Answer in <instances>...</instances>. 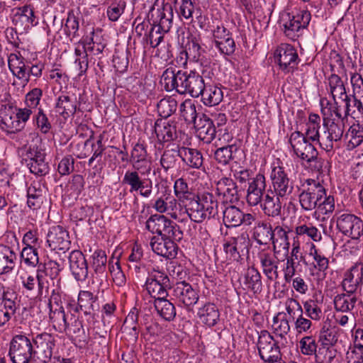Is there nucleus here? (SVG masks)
Returning a JSON list of instances; mask_svg holds the SVG:
<instances>
[{"instance_id": "nucleus-1", "label": "nucleus", "mask_w": 363, "mask_h": 363, "mask_svg": "<svg viewBox=\"0 0 363 363\" xmlns=\"http://www.w3.org/2000/svg\"><path fill=\"white\" fill-rule=\"evenodd\" d=\"M299 194V203L305 211L317 208L323 215H330L335 211V199L320 182L314 179H306Z\"/></svg>"}, {"instance_id": "nucleus-2", "label": "nucleus", "mask_w": 363, "mask_h": 363, "mask_svg": "<svg viewBox=\"0 0 363 363\" xmlns=\"http://www.w3.org/2000/svg\"><path fill=\"white\" fill-rule=\"evenodd\" d=\"M347 121L342 117L341 111L337 107L331 111V115L323 116V126L325 130L321 134L320 147L328 155L335 152V144L341 140L344 131L345 123Z\"/></svg>"}, {"instance_id": "nucleus-3", "label": "nucleus", "mask_w": 363, "mask_h": 363, "mask_svg": "<svg viewBox=\"0 0 363 363\" xmlns=\"http://www.w3.org/2000/svg\"><path fill=\"white\" fill-rule=\"evenodd\" d=\"M218 201L212 194L204 193L201 196L196 195L184 213L191 221L201 223L218 213Z\"/></svg>"}, {"instance_id": "nucleus-4", "label": "nucleus", "mask_w": 363, "mask_h": 363, "mask_svg": "<svg viewBox=\"0 0 363 363\" xmlns=\"http://www.w3.org/2000/svg\"><path fill=\"white\" fill-rule=\"evenodd\" d=\"M311 18L310 12L306 10L285 12L280 16L279 25L288 38L296 40L308 27Z\"/></svg>"}, {"instance_id": "nucleus-5", "label": "nucleus", "mask_w": 363, "mask_h": 363, "mask_svg": "<svg viewBox=\"0 0 363 363\" xmlns=\"http://www.w3.org/2000/svg\"><path fill=\"white\" fill-rule=\"evenodd\" d=\"M22 150V164H25L32 174L42 177L49 172L48 163L45 161L44 150L35 144L26 145Z\"/></svg>"}, {"instance_id": "nucleus-6", "label": "nucleus", "mask_w": 363, "mask_h": 363, "mask_svg": "<svg viewBox=\"0 0 363 363\" xmlns=\"http://www.w3.org/2000/svg\"><path fill=\"white\" fill-rule=\"evenodd\" d=\"M145 228L152 233H157L160 237L172 238L177 241L183 238V232L174 221L164 215H152L145 223Z\"/></svg>"}, {"instance_id": "nucleus-7", "label": "nucleus", "mask_w": 363, "mask_h": 363, "mask_svg": "<svg viewBox=\"0 0 363 363\" xmlns=\"http://www.w3.org/2000/svg\"><path fill=\"white\" fill-rule=\"evenodd\" d=\"M8 355L13 363H30L34 360L32 340L26 335H15L9 343Z\"/></svg>"}, {"instance_id": "nucleus-8", "label": "nucleus", "mask_w": 363, "mask_h": 363, "mask_svg": "<svg viewBox=\"0 0 363 363\" xmlns=\"http://www.w3.org/2000/svg\"><path fill=\"white\" fill-rule=\"evenodd\" d=\"M328 93L331 95L333 99V104L330 103L326 99L320 100L321 112L323 116L331 115V111L335 110L337 107L340 111V105L338 100L343 101L349 95L347 94L345 84L337 74H332L328 78Z\"/></svg>"}, {"instance_id": "nucleus-9", "label": "nucleus", "mask_w": 363, "mask_h": 363, "mask_svg": "<svg viewBox=\"0 0 363 363\" xmlns=\"http://www.w3.org/2000/svg\"><path fill=\"white\" fill-rule=\"evenodd\" d=\"M55 341V335L45 332L33 336L32 342L36 348L34 350L35 363H48L51 359Z\"/></svg>"}, {"instance_id": "nucleus-10", "label": "nucleus", "mask_w": 363, "mask_h": 363, "mask_svg": "<svg viewBox=\"0 0 363 363\" xmlns=\"http://www.w3.org/2000/svg\"><path fill=\"white\" fill-rule=\"evenodd\" d=\"M62 269V264L52 259L38 265L37 272L39 296H47L48 295L49 283L45 277H49L52 280L56 279L59 277Z\"/></svg>"}, {"instance_id": "nucleus-11", "label": "nucleus", "mask_w": 363, "mask_h": 363, "mask_svg": "<svg viewBox=\"0 0 363 363\" xmlns=\"http://www.w3.org/2000/svg\"><path fill=\"white\" fill-rule=\"evenodd\" d=\"M145 286L152 298L162 299L168 296L167 289L171 288V282L165 273L155 271L148 276Z\"/></svg>"}, {"instance_id": "nucleus-12", "label": "nucleus", "mask_w": 363, "mask_h": 363, "mask_svg": "<svg viewBox=\"0 0 363 363\" xmlns=\"http://www.w3.org/2000/svg\"><path fill=\"white\" fill-rule=\"evenodd\" d=\"M337 230L345 236L357 240L363 235V221L357 216L344 213L337 217Z\"/></svg>"}, {"instance_id": "nucleus-13", "label": "nucleus", "mask_w": 363, "mask_h": 363, "mask_svg": "<svg viewBox=\"0 0 363 363\" xmlns=\"http://www.w3.org/2000/svg\"><path fill=\"white\" fill-rule=\"evenodd\" d=\"M274 57L279 69L285 74L293 72L296 69L300 60L296 50L287 43L281 44L277 48Z\"/></svg>"}, {"instance_id": "nucleus-14", "label": "nucleus", "mask_w": 363, "mask_h": 363, "mask_svg": "<svg viewBox=\"0 0 363 363\" xmlns=\"http://www.w3.org/2000/svg\"><path fill=\"white\" fill-rule=\"evenodd\" d=\"M273 186L272 192L281 197H286L294 191V182L289 178L285 167L282 165H273L270 174Z\"/></svg>"}, {"instance_id": "nucleus-15", "label": "nucleus", "mask_w": 363, "mask_h": 363, "mask_svg": "<svg viewBox=\"0 0 363 363\" xmlns=\"http://www.w3.org/2000/svg\"><path fill=\"white\" fill-rule=\"evenodd\" d=\"M99 310L98 296L89 291L81 290L78 294L77 306L74 311H82L87 317L89 324L94 323L96 320V312Z\"/></svg>"}, {"instance_id": "nucleus-16", "label": "nucleus", "mask_w": 363, "mask_h": 363, "mask_svg": "<svg viewBox=\"0 0 363 363\" xmlns=\"http://www.w3.org/2000/svg\"><path fill=\"white\" fill-rule=\"evenodd\" d=\"M255 214L245 213L234 205L225 206L223 211V220L227 228L250 226L255 221Z\"/></svg>"}, {"instance_id": "nucleus-17", "label": "nucleus", "mask_w": 363, "mask_h": 363, "mask_svg": "<svg viewBox=\"0 0 363 363\" xmlns=\"http://www.w3.org/2000/svg\"><path fill=\"white\" fill-rule=\"evenodd\" d=\"M137 170H127L123 176L122 183L130 186V192H140V195L148 198L152 194V182L151 179H143Z\"/></svg>"}, {"instance_id": "nucleus-18", "label": "nucleus", "mask_w": 363, "mask_h": 363, "mask_svg": "<svg viewBox=\"0 0 363 363\" xmlns=\"http://www.w3.org/2000/svg\"><path fill=\"white\" fill-rule=\"evenodd\" d=\"M213 42L221 55L230 56L236 50V44L232 33L223 26H217L213 29Z\"/></svg>"}, {"instance_id": "nucleus-19", "label": "nucleus", "mask_w": 363, "mask_h": 363, "mask_svg": "<svg viewBox=\"0 0 363 363\" xmlns=\"http://www.w3.org/2000/svg\"><path fill=\"white\" fill-rule=\"evenodd\" d=\"M11 18L16 29L24 32L37 24L33 9L30 6L14 8L11 10Z\"/></svg>"}, {"instance_id": "nucleus-20", "label": "nucleus", "mask_w": 363, "mask_h": 363, "mask_svg": "<svg viewBox=\"0 0 363 363\" xmlns=\"http://www.w3.org/2000/svg\"><path fill=\"white\" fill-rule=\"evenodd\" d=\"M46 242L51 250H60L65 252L71 246L69 233L61 225H55L49 229Z\"/></svg>"}, {"instance_id": "nucleus-21", "label": "nucleus", "mask_w": 363, "mask_h": 363, "mask_svg": "<svg viewBox=\"0 0 363 363\" xmlns=\"http://www.w3.org/2000/svg\"><path fill=\"white\" fill-rule=\"evenodd\" d=\"M267 183L264 175L258 173L248 182L246 200L250 206H255L260 203L267 191Z\"/></svg>"}, {"instance_id": "nucleus-22", "label": "nucleus", "mask_w": 363, "mask_h": 363, "mask_svg": "<svg viewBox=\"0 0 363 363\" xmlns=\"http://www.w3.org/2000/svg\"><path fill=\"white\" fill-rule=\"evenodd\" d=\"M172 294L179 304H183L186 307L196 304L199 298L198 292L185 281L176 283L172 286Z\"/></svg>"}, {"instance_id": "nucleus-23", "label": "nucleus", "mask_w": 363, "mask_h": 363, "mask_svg": "<svg viewBox=\"0 0 363 363\" xmlns=\"http://www.w3.org/2000/svg\"><path fill=\"white\" fill-rule=\"evenodd\" d=\"M289 143L294 154L301 160H303L307 156L314 153V151L316 150L312 142L306 139L305 135L298 130L291 133Z\"/></svg>"}, {"instance_id": "nucleus-24", "label": "nucleus", "mask_w": 363, "mask_h": 363, "mask_svg": "<svg viewBox=\"0 0 363 363\" xmlns=\"http://www.w3.org/2000/svg\"><path fill=\"white\" fill-rule=\"evenodd\" d=\"M177 240L172 238L154 236L150 241V247L157 255L167 259H174L177 255Z\"/></svg>"}, {"instance_id": "nucleus-25", "label": "nucleus", "mask_w": 363, "mask_h": 363, "mask_svg": "<svg viewBox=\"0 0 363 363\" xmlns=\"http://www.w3.org/2000/svg\"><path fill=\"white\" fill-rule=\"evenodd\" d=\"M69 269L74 279L84 281L88 277L89 269L86 259L79 250H73L69 256Z\"/></svg>"}, {"instance_id": "nucleus-26", "label": "nucleus", "mask_w": 363, "mask_h": 363, "mask_svg": "<svg viewBox=\"0 0 363 363\" xmlns=\"http://www.w3.org/2000/svg\"><path fill=\"white\" fill-rule=\"evenodd\" d=\"M18 123L14 107L11 105H4L0 108V128L7 135L21 132Z\"/></svg>"}, {"instance_id": "nucleus-27", "label": "nucleus", "mask_w": 363, "mask_h": 363, "mask_svg": "<svg viewBox=\"0 0 363 363\" xmlns=\"http://www.w3.org/2000/svg\"><path fill=\"white\" fill-rule=\"evenodd\" d=\"M216 193L218 196H222L225 202L233 203L240 200L238 186L231 178H220L216 182Z\"/></svg>"}, {"instance_id": "nucleus-28", "label": "nucleus", "mask_w": 363, "mask_h": 363, "mask_svg": "<svg viewBox=\"0 0 363 363\" xmlns=\"http://www.w3.org/2000/svg\"><path fill=\"white\" fill-rule=\"evenodd\" d=\"M9 70L13 75L21 80L24 85L28 84L27 67L28 62L21 55L20 52L11 53L8 57Z\"/></svg>"}, {"instance_id": "nucleus-29", "label": "nucleus", "mask_w": 363, "mask_h": 363, "mask_svg": "<svg viewBox=\"0 0 363 363\" xmlns=\"http://www.w3.org/2000/svg\"><path fill=\"white\" fill-rule=\"evenodd\" d=\"M257 257L261 264L263 274L267 279L273 281L277 280L279 277L278 262L275 260L274 255L265 250H261L257 254Z\"/></svg>"}, {"instance_id": "nucleus-30", "label": "nucleus", "mask_w": 363, "mask_h": 363, "mask_svg": "<svg viewBox=\"0 0 363 363\" xmlns=\"http://www.w3.org/2000/svg\"><path fill=\"white\" fill-rule=\"evenodd\" d=\"M281 196L277 194L273 193L272 189H268L260 203L262 210L265 216L268 217L277 218L281 216L282 204Z\"/></svg>"}, {"instance_id": "nucleus-31", "label": "nucleus", "mask_w": 363, "mask_h": 363, "mask_svg": "<svg viewBox=\"0 0 363 363\" xmlns=\"http://www.w3.org/2000/svg\"><path fill=\"white\" fill-rule=\"evenodd\" d=\"M220 316L218 308L213 303L207 302L198 308L197 317L207 328L216 326L220 321Z\"/></svg>"}, {"instance_id": "nucleus-32", "label": "nucleus", "mask_w": 363, "mask_h": 363, "mask_svg": "<svg viewBox=\"0 0 363 363\" xmlns=\"http://www.w3.org/2000/svg\"><path fill=\"white\" fill-rule=\"evenodd\" d=\"M184 84V94L194 98L200 96L206 85L203 77L195 70L187 71Z\"/></svg>"}, {"instance_id": "nucleus-33", "label": "nucleus", "mask_w": 363, "mask_h": 363, "mask_svg": "<svg viewBox=\"0 0 363 363\" xmlns=\"http://www.w3.org/2000/svg\"><path fill=\"white\" fill-rule=\"evenodd\" d=\"M20 307L17 294H9L6 299L0 301V327L8 323Z\"/></svg>"}, {"instance_id": "nucleus-34", "label": "nucleus", "mask_w": 363, "mask_h": 363, "mask_svg": "<svg viewBox=\"0 0 363 363\" xmlns=\"http://www.w3.org/2000/svg\"><path fill=\"white\" fill-rule=\"evenodd\" d=\"M174 191L176 197L179 199L180 211L184 210V212L190 205L191 200H194L197 195L189 189L187 182L183 178L177 179L175 181Z\"/></svg>"}, {"instance_id": "nucleus-35", "label": "nucleus", "mask_w": 363, "mask_h": 363, "mask_svg": "<svg viewBox=\"0 0 363 363\" xmlns=\"http://www.w3.org/2000/svg\"><path fill=\"white\" fill-rule=\"evenodd\" d=\"M154 132L160 143L170 142L177 138L174 121L166 122L162 119L157 120L154 125Z\"/></svg>"}, {"instance_id": "nucleus-36", "label": "nucleus", "mask_w": 363, "mask_h": 363, "mask_svg": "<svg viewBox=\"0 0 363 363\" xmlns=\"http://www.w3.org/2000/svg\"><path fill=\"white\" fill-rule=\"evenodd\" d=\"M287 228V227L284 228L283 226L277 225L273 229L272 234L273 238L271 241L273 245L274 255H277L281 250L284 251V256L288 255L290 246L288 233L290 231Z\"/></svg>"}, {"instance_id": "nucleus-37", "label": "nucleus", "mask_w": 363, "mask_h": 363, "mask_svg": "<svg viewBox=\"0 0 363 363\" xmlns=\"http://www.w3.org/2000/svg\"><path fill=\"white\" fill-rule=\"evenodd\" d=\"M78 106L79 104L74 95H61L57 99L55 108L57 112L66 120L75 114Z\"/></svg>"}, {"instance_id": "nucleus-38", "label": "nucleus", "mask_w": 363, "mask_h": 363, "mask_svg": "<svg viewBox=\"0 0 363 363\" xmlns=\"http://www.w3.org/2000/svg\"><path fill=\"white\" fill-rule=\"evenodd\" d=\"M363 272L362 269L352 267L345 274L342 286L345 292L355 294L362 284Z\"/></svg>"}, {"instance_id": "nucleus-39", "label": "nucleus", "mask_w": 363, "mask_h": 363, "mask_svg": "<svg viewBox=\"0 0 363 363\" xmlns=\"http://www.w3.org/2000/svg\"><path fill=\"white\" fill-rule=\"evenodd\" d=\"M17 255L7 245H0V274L10 273L16 266Z\"/></svg>"}, {"instance_id": "nucleus-40", "label": "nucleus", "mask_w": 363, "mask_h": 363, "mask_svg": "<svg viewBox=\"0 0 363 363\" xmlns=\"http://www.w3.org/2000/svg\"><path fill=\"white\" fill-rule=\"evenodd\" d=\"M243 284L245 289L254 294H259L263 288L262 276L259 272L254 267H249L244 274Z\"/></svg>"}, {"instance_id": "nucleus-41", "label": "nucleus", "mask_w": 363, "mask_h": 363, "mask_svg": "<svg viewBox=\"0 0 363 363\" xmlns=\"http://www.w3.org/2000/svg\"><path fill=\"white\" fill-rule=\"evenodd\" d=\"M357 302L356 294L347 292L338 294L333 299L335 311L342 313H352Z\"/></svg>"}, {"instance_id": "nucleus-42", "label": "nucleus", "mask_w": 363, "mask_h": 363, "mask_svg": "<svg viewBox=\"0 0 363 363\" xmlns=\"http://www.w3.org/2000/svg\"><path fill=\"white\" fill-rule=\"evenodd\" d=\"M157 18H159V22L157 25H153V26L158 28V30H162L163 33H166L169 31L172 26L174 12L171 4H163L160 9H157Z\"/></svg>"}, {"instance_id": "nucleus-43", "label": "nucleus", "mask_w": 363, "mask_h": 363, "mask_svg": "<svg viewBox=\"0 0 363 363\" xmlns=\"http://www.w3.org/2000/svg\"><path fill=\"white\" fill-rule=\"evenodd\" d=\"M200 94L202 102L208 106L219 104L223 98V93L220 87L213 84H206Z\"/></svg>"}, {"instance_id": "nucleus-44", "label": "nucleus", "mask_w": 363, "mask_h": 363, "mask_svg": "<svg viewBox=\"0 0 363 363\" xmlns=\"http://www.w3.org/2000/svg\"><path fill=\"white\" fill-rule=\"evenodd\" d=\"M272 231V226L269 222L259 220L253 228V238L258 244L267 245L273 238Z\"/></svg>"}, {"instance_id": "nucleus-45", "label": "nucleus", "mask_w": 363, "mask_h": 363, "mask_svg": "<svg viewBox=\"0 0 363 363\" xmlns=\"http://www.w3.org/2000/svg\"><path fill=\"white\" fill-rule=\"evenodd\" d=\"M199 122L196 124L198 137L204 143H210L216 136V128L213 126L210 118L205 115L200 118Z\"/></svg>"}, {"instance_id": "nucleus-46", "label": "nucleus", "mask_w": 363, "mask_h": 363, "mask_svg": "<svg viewBox=\"0 0 363 363\" xmlns=\"http://www.w3.org/2000/svg\"><path fill=\"white\" fill-rule=\"evenodd\" d=\"M182 160L189 167L200 169L203 166V158L202 153L194 148L180 147Z\"/></svg>"}, {"instance_id": "nucleus-47", "label": "nucleus", "mask_w": 363, "mask_h": 363, "mask_svg": "<svg viewBox=\"0 0 363 363\" xmlns=\"http://www.w3.org/2000/svg\"><path fill=\"white\" fill-rule=\"evenodd\" d=\"M342 102L344 103L345 113L342 117L347 121L349 116L355 118L358 114L363 115V104L357 99V96L349 94Z\"/></svg>"}, {"instance_id": "nucleus-48", "label": "nucleus", "mask_w": 363, "mask_h": 363, "mask_svg": "<svg viewBox=\"0 0 363 363\" xmlns=\"http://www.w3.org/2000/svg\"><path fill=\"white\" fill-rule=\"evenodd\" d=\"M154 306L160 316L165 320L170 322L175 318L176 308L167 298L155 300Z\"/></svg>"}, {"instance_id": "nucleus-49", "label": "nucleus", "mask_w": 363, "mask_h": 363, "mask_svg": "<svg viewBox=\"0 0 363 363\" xmlns=\"http://www.w3.org/2000/svg\"><path fill=\"white\" fill-rule=\"evenodd\" d=\"M49 317L56 331L67 333L68 322L67 321L65 310L62 306H58L55 310L50 308Z\"/></svg>"}, {"instance_id": "nucleus-50", "label": "nucleus", "mask_w": 363, "mask_h": 363, "mask_svg": "<svg viewBox=\"0 0 363 363\" xmlns=\"http://www.w3.org/2000/svg\"><path fill=\"white\" fill-rule=\"evenodd\" d=\"M180 147L174 146L164 151L160 158V164L165 172L176 167L178 158H181Z\"/></svg>"}, {"instance_id": "nucleus-51", "label": "nucleus", "mask_w": 363, "mask_h": 363, "mask_svg": "<svg viewBox=\"0 0 363 363\" xmlns=\"http://www.w3.org/2000/svg\"><path fill=\"white\" fill-rule=\"evenodd\" d=\"M303 312L311 320L319 321L324 315L321 303L317 300L308 299L303 303Z\"/></svg>"}, {"instance_id": "nucleus-52", "label": "nucleus", "mask_w": 363, "mask_h": 363, "mask_svg": "<svg viewBox=\"0 0 363 363\" xmlns=\"http://www.w3.org/2000/svg\"><path fill=\"white\" fill-rule=\"evenodd\" d=\"M238 148L235 143L231 145H221L214 152L216 161L223 165H226L234 159V154Z\"/></svg>"}, {"instance_id": "nucleus-53", "label": "nucleus", "mask_w": 363, "mask_h": 363, "mask_svg": "<svg viewBox=\"0 0 363 363\" xmlns=\"http://www.w3.org/2000/svg\"><path fill=\"white\" fill-rule=\"evenodd\" d=\"M61 25L64 26V33L67 37L69 38L70 41H72L74 38L79 36V18L74 15L72 11L68 12L65 23L62 21Z\"/></svg>"}, {"instance_id": "nucleus-54", "label": "nucleus", "mask_w": 363, "mask_h": 363, "mask_svg": "<svg viewBox=\"0 0 363 363\" xmlns=\"http://www.w3.org/2000/svg\"><path fill=\"white\" fill-rule=\"evenodd\" d=\"M310 255L313 258V267L317 270L316 275L320 279H323L326 276V271L329 267L328 259L319 252L313 246L311 250Z\"/></svg>"}, {"instance_id": "nucleus-55", "label": "nucleus", "mask_w": 363, "mask_h": 363, "mask_svg": "<svg viewBox=\"0 0 363 363\" xmlns=\"http://www.w3.org/2000/svg\"><path fill=\"white\" fill-rule=\"evenodd\" d=\"M107 5V16L111 21H116L124 13L126 1L125 0H106Z\"/></svg>"}, {"instance_id": "nucleus-56", "label": "nucleus", "mask_w": 363, "mask_h": 363, "mask_svg": "<svg viewBox=\"0 0 363 363\" xmlns=\"http://www.w3.org/2000/svg\"><path fill=\"white\" fill-rule=\"evenodd\" d=\"M157 112L164 118L172 116L177 108V101L172 96L164 98L157 103Z\"/></svg>"}, {"instance_id": "nucleus-57", "label": "nucleus", "mask_w": 363, "mask_h": 363, "mask_svg": "<svg viewBox=\"0 0 363 363\" xmlns=\"http://www.w3.org/2000/svg\"><path fill=\"white\" fill-rule=\"evenodd\" d=\"M348 139V146L354 148L363 142V127L359 123H354L348 129L345 135Z\"/></svg>"}, {"instance_id": "nucleus-58", "label": "nucleus", "mask_w": 363, "mask_h": 363, "mask_svg": "<svg viewBox=\"0 0 363 363\" xmlns=\"http://www.w3.org/2000/svg\"><path fill=\"white\" fill-rule=\"evenodd\" d=\"M339 336L340 332L335 328H323L319 335L320 345L334 347L338 341Z\"/></svg>"}, {"instance_id": "nucleus-59", "label": "nucleus", "mask_w": 363, "mask_h": 363, "mask_svg": "<svg viewBox=\"0 0 363 363\" xmlns=\"http://www.w3.org/2000/svg\"><path fill=\"white\" fill-rule=\"evenodd\" d=\"M33 122L43 134L48 133L52 128V124L41 107L38 108V112L33 116Z\"/></svg>"}, {"instance_id": "nucleus-60", "label": "nucleus", "mask_w": 363, "mask_h": 363, "mask_svg": "<svg viewBox=\"0 0 363 363\" xmlns=\"http://www.w3.org/2000/svg\"><path fill=\"white\" fill-rule=\"evenodd\" d=\"M337 350L333 347L320 345L315 355V363H332L337 356Z\"/></svg>"}, {"instance_id": "nucleus-61", "label": "nucleus", "mask_w": 363, "mask_h": 363, "mask_svg": "<svg viewBox=\"0 0 363 363\" xmlns=\"http://www.w3.org/2000/svg\"><path fill=\"white\" fill-rule=\"evenodd\" d=\"M27 197L28 207L33 210L38 209L43 203V191L35 185L31 184L28 188Z\"/></svg>"}, {"instance_id": "nucleus-62", "label": "nucleus", "mask_w": 363, "mask_h": 363, "mask_svg": "<svg viewBox=\"0 0 363 363\" xmlns=\"http://www.w3.org/2000/svg\"><path fill=\"white\" fill-rule=\"evenodd\" d=\"M295 231L297 235L307 236L315 242H318L322 238L320 231L310 223L298 225Z\"/></svg>"}, {"instance_id": "nucleus-63", "label": "nucleus", "mask_w": 363, "mask_h": 363, "mask_svg": "<svg viewBox=\"0 0 363 363\" xmlns=\"http://www.w3.org/2000/svg\"><path fill=\"white\" fill-rule=\"evenodd\" d=\"M21 257L26 265L30 267H38L39 256L35 247H24L21 251Z\"/></svg>"}, {"instance_id": "nucleus-64", "label": "nucleus", "mask_w": 363, "mask_h": 363, "mask_svg": "<svg viewBox=\"0 0 363 363\" xmlns=\"http://www.w3.org/2000/svg\"><path fill=\"white\" fill-rule=\"evenodd\" d=\"M91 267L96 274H102L106 270L107 257L105 251L96 250L91 255Z\"/></svg>"}]
</instances>
